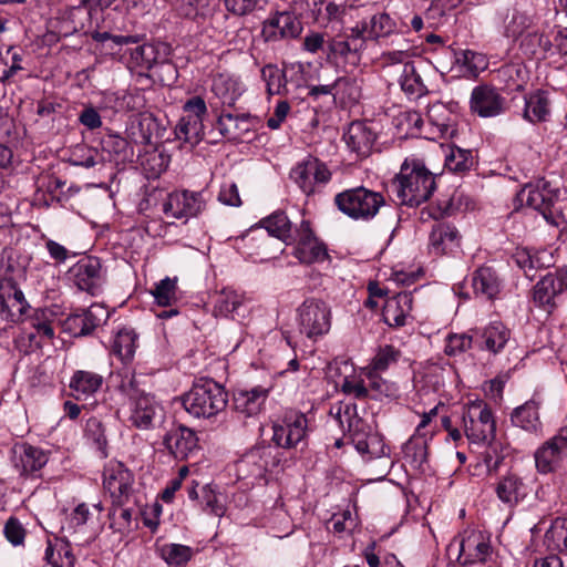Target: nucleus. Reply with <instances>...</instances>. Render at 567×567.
<instances>
[{
    "mask_svg": "<svg viewBox=\"0 0 567 567\" xmlns=\"http://www.w3.org/2000/svg\"><path fill=\"white\" fill-rule=\"evenodd\" d=\"M338 424L347 431L357 452L370 461L389 454L383 436L373 432L371 426L357 414V405L340 402L331 409Z\"/></svg>",
    "mask_w": 567,
    "mask_h": 567,
    "instance_id": "nucleus-1",
    "label": "nucleus"
},
{
    "mask_svg": "<svg viewBox=\"0 0 567 567\" xmlns=\"http://www.w3.org/2000/svg\"><path fill=\"white\" fill-rule=\"evenodd\" d=\"M434 189V175L416 159H405L400 173L391 182V190L399 203L408 206H419L426 202Z\"/></svg>",
    "mask_w": 567,
    "mask_h": 567,
    "instance_id": "nucleus-2",
    "label": "nucleus"
},
{
    "mask_svg": "<svg viewBox=\"0 0 567 567\" xmlns=\"http://www.w3.org/2000/svg\"><path fill=\"white\" fill-rule=\"evenodd\" d=\"M227 403L226 390L213 379L196 381L190 390L182 396L185 411L196 419H210L223 412Z\"/></svg>",
    "mask_w": 567,
    "mask_h": 567,
    "instance_id": "nucleus-3",
    "label": "nucleus"
},
{
    "mask_svg": "<svg viewBox=\"0 0 567 567\" xmlns=\"http://www.w3.org/2000/svg\"><path fill=\"white\" fill-rule=\"evenodd\" d=\"M118 389L128 400V421L131 424L141 430L153 427L155 421L162 416L163 412L162 405L155 398L140 389L133 375L122 380Z\"/></svg>",
    "mask_w": 567,
    "mask_h": 567,
    "instance_id": "nucleus-4",
    "label": "nucleus"
},
{
    "mask_svg": "<svg viewBox=\"0 0 567 567\" xmlns=\"http://www.w3.org/2000/svg\"><path fill=\"white\" fill-rule=\"evenodd\" d=\"M462 427L470 444L489 445L495 439L496 421L488 404L483 400L466 403L462 413Z\"/></svg>",
    "mask_w": 567,
    "mask_h": 567,
    "instance_id": "nucleus-5",
    "label": "nucleus"
},
{
    "mask_svg": "<svg viewBox=\"0 0 567 567\" xmlns=\"http://www.w3.org/2000/svg\"><path fill=\"white\" fill-rule=\"evenodd\" d=\"M295 320L299 333L316 342L331 329V308L322 299L307 298L297 307Z\"/></svg>",
    "mask_w": 567,
    "mask_h": 567,
    "instance_id": "nucleus-6",
    "label": "nucleus"
},
{
    "mask_svg": "<svg viewBox=\"0 0 567 567\" xmlns=\"http://www.w3.org/2000/svg\"><path fill=\"white\" fill-rule=\"evenodd\" d=\"M334 203L350 218L369 220L378 214L384 198L380 193L357 187L338 194Z\"/></svg>",
    "mask_w": 567,
    "mask_h": 567,
    "instance_id": "nucleus-7",
    "label": "nucleus"
},
{
    "mask_svg": "<svg viewBox=\"0 0 567 567\" xmlns=\"http://www.w3.org/2000/svg\"><path fill=\"white\" fill-rule=\"evenodd\" d=\"M567 290V266L547 272L532 290V301L535 307L550 315L560 305V298Z\"/></svg>",
    "mask_w": 567,
    "mask_h": 567,
    "instance_id": "nucleus-8",
    "label": "nucleus"
},
{
    "mask_svg": "<svg viewBox=\"0 0 567 567\" xmlns=\"http://www.w3.org/2000/svg\"><path fill=\"white\" fill-rule=\"evenodd\" d=\"M522 193L526 194V204L539 212L549 225L560 226L564 221L563 216L555 209V202L558 198L559 190L553 187L550 182L539 178L534 183H528Z\"/></svg>",
    "mask_w": 567,
    "mask_h": 567,
    "instance_id": "nucleus-9",
    "label": "nucleus"
},
{
    "mask_svg": "<svg viewBox=\"0 0 567 567\" xmlns=\"http://www.w3.org/2000/svg\"><path fill=\"white\" fill-rule=\"evenodd\" d=\"M290 177L302 193L309 196L320 192L321 187L331 179V172L324 163L310 156L292 168Z\"/></svg>",
    "mask_w": 567,
    "mask_h": 567,
    "instance_id": "nucleus-10",
    "label": "nucleus"
},
{
    "mask_svg": "<svg viewBox=\"0 0 567 567\" xmlns=\"http://www.w3.org/2000/svg\"><path fill=\"white\" fill-rule=\"evenodd\" d=\"M205 205L202 192L175 190L167 194L162 203V210L166 217L188 219L199 215Z\"/></svg>",
    "mask_w": 567,
    "mask_h": 567,
    "instance_id": "nucleus-11",
    "label": "nucleus"
},
{
    "mask_svg": "<svg viewBox=\"0 0 567 567\" xmlns=\"http://www.w3.org/2000/svg\"><path fill=\"white\" fill-rule=\"evenodd\" d=\"M306 414L299 411H289L285 414L281 424L274 425L272 441L280 447L292 449L305 442L309 426Z\"/></svg>",
    "mask_w": 567,
    "mask_h": 567,
    "instance_id": "nucleus-12",
    "label": "nucleus"
},
{
    "mask_svg": "<svg viewBox=\"0 0 567 567\" xmlns=\"http://www.w3.org/2000/svg\"><path fill=\"white\" fill-rule=\"evenodd\" d=\"M275 465L270 447H255L245 453L236 463L239 480H250L251 483L265 480L269 466Z\"/></svg>",
    "mask_w": 567,
    "mask_h": 567,
    "instance_id": "nucleus-13",
    "label": "nucleus"
},
{
    "mask_svg": "<svg viewBox=\"0 0 567 567\" xmlns=\"http://www.w3.org/2000/svg\"><path fill=\"white\" fill-rule=\"evenodd\" d=\"M28 302L21 289L18 288L12 276L0 278V312L11 322H17L24 315Z\"/></svg>",
    "mask_w": 567,
    "mask_h": 567,
    "instance_id": "nucleus-14",
    "label": "nucleus"
},
{
    "mask_svg": "<svg viewBox=\"0 0 567 567\" xmlns=\"http://www.w3.org/2000/svg\"><path fill=\"white\" fill-rule=\"evenodd\" d=\"M11 461L22 476H35L49 461L42 449L27 442L16 443L11 449Z\"/></svg>",
    "mask_w": 567,
    "mask_h": 567,
    "instance_id": "nucleus-15",
    "label": "nucleus"
},
{
    "mask_svg": "<svg viewBox=\"0 0 567 567\" xmlns=\"http://www.w3.org/2000/svg\"><path fill=\"white\" fill-rule=\"evenodd\" d=\"M184 111L187 113L186 116L182 117L178 122L175 134L176 138L182 142H189L195 138L199 142L202 131V118L207 113V106L200 96H194L184 104Z\"/></svg>",
    "mask_w": 567,
    "mask_h": 567,
    "instance_id": "nucleus-16",
    "label": "nucleus"
},
{
    "mask_svg": "<svg viewBox=\"0 0 567 567\" xmlns=\"http://www.w3.org/2000/svg\"><path fill=\"white\" fill-rule=\"evenodd\" d=\"M133 474L122 463H111L103 474V486L113 498V503H125L132 492Z\"/></svg>",
    "mask_w": 567,
    "mask_h": 567,
    "instance_id": "nucleus-17",
    "label": "nucleus"
},
{
    "mask_svg": "<svg viewBox=\"0 0 567 567\" xmlns=\"http://www.w3.org/2000/svg\"><path fill=\"white\" fill-rule=\"evenodd\" d=\"M302 24L297 17L288 11L277 12L262 25V37L268 42H276L282 39H295L300 35Z\"/></svg>",
    "mask_w": 567,
    "mask_h": 567,
    "instance_id": "nucleus-18",
    "label": "nucleus"
},
{
    "mask_svg": "<svg viewBox=\"0 0 567 567\" xmlns=\"http://www.w3.org/2000/svg\"><path fill=\"white\" fill-rule=\"evenodd\" d=\"M101 268L99 258L87 256L74 264L69 275L80 290L94 295L102 284Z\"/></svg>",
    "mask_w": 567,
    "mask_h": 567,
    "instance_id": "nucleus-19",
    "label": "nucleus"
},
{
    "mask_svg": "<svg viewBox=\"0 0 567 567\" xmlns=\"http://www.w3.org/2000/svg\"><path fill=\"white\" fill-rule=\"evenodd\" d=\"M473 113L481 117H493L505 111V99L488 85H481L473 89L470 101Z\"/></svg>",
    "mask_w": 567,
    "mask_h": 567,
    "instance_id": "nucleus-20",
    "label": "nucleus"
},
{
    "mask_svg": "<svg viewBox=\"0 0 567 567\" xmlns=\"http://www.w3.org/2000/svg\"><path fill=\"white\" fill-rule=\"evenodd\" d=\"M163 445L176 460H185L198 447V439L193 430L178 425L166 432Z\"/></svg>",
    "mask_w": 567,
    "mask_h": 567,
    "instance_id": "nucleus-21",
    "label": "nucleus"
},
{
    "mask_svg": "<svg viewBox=\"0 0 567 567\" xmlns=\"http://www.w3.org/2000/svg\"><path fill=\"white\" fill-rule=\"evenodd\" d=\"M137 162L147 178H157L168 167L171 156L163 144H136Z\"/></svg>",
    "mask_w": 567,
    "mask_h": 567,
    "instance_id": "nucleus-22",
    "label": "nucleus"
},
{
    "mask_svg": "<svg viewBox=\"0 0 567 567\" xmlns=\"http://www.w3.org/2000/svg\"><path fill=\"white\" fill-rule=\"evenodd\" d=\"M254 122L249 115L223 113L218 118V130L228 142H244L245 135H251L246 142L254 140Z\"/></svg>",
    "mask_w": 567,
    "mask_h": 567,
    "instance_id": "nucleus-23",
    "label": "nucleus"
},
{
    "mask_svg": "<svg viewBox=\"0 0 567 567\" xmlns=\"http://www.w3.org/2000/svg\"><path fill=\"white\" fill-rule=\"evenodd\" d=\"M457 560L462 565L483 563L491 554V545L480 532H471L460 542Z\"/></svg>",
    "mask_w": 567,
    "mask_h": 567,
    "instance_id": "nucleus-24",
    "label": "nucleus"
},
{
    "mask_svg": "<svg viewBox=\"0 0 567 567\" xmlns=\"http://www.w3.org/2000/svg\"><path fill=\"white\" fill-rule=\"evenodd\" d=\"M106 319V310L100 305H92L81 312L68 317L65 324L74 336H86Z\"/></svg>",
    "mask_w": 567,
    "mask_h": 567,
    "instance_id": "nucleus-25",
    "label": "nucleus"
},
{
    "mask_svg": "<svg viewBox=\"0 0 567 567\" xmlns=\"http://www.w3.org/2000/svg\"><path fill=\"white\" fill-rule=\"evenodd\" d=\"M413 298L410 292H400L385 300L382 310L383 321L393 328L406 324L412 310Z\"/></svg>",
    "mask_w": 567,
    "mask_h": 567,
    "instance_id": "nucleus-26",
    "label": "nucleus"
},
{
    "mask_svg": "<svg viewBox=\"0 0 567 567\" xmlns=\"http://www.w3.org/2000/svg\"><path fill=\"white\" fill-rule=\"evenodd\" d=\"M198 486L199 484L196 481H192L186 488L188 498L195 502L202 511L221 517L225 514V507L220 503L216 489L210 484L203 485L200 489H198Z\"/></svg>",
    "mask_w": 567,
    "mask_h": 567,
    "instance_id": "nucleus-27",
    "label": "nucleus"
},
{
    "mask_svg": "<svg viewBox=\"0 0 567 567\" xmlns=\"http://www.w3.org/2000/svg\"><path fill=\"white\" fill-rule=\"evenodd\" d=\"M567 451V437L558 434L547 441L535 453L536 467L540 473L551 472Z\"/></svg>",
    "mask_w": 567,
    "mask_h": 567,
    "instance_id": "nucleus-28",
    "label": "nucleus"
},
{
    "mask_svg": "<svg viewBox=\"0 0 567 567\" xmlns=\"http://www.w3.org/2000/svg\"><path fill=\"white\" fill-rule=\"evenodd\" d=\"M478 347L493 354L501 353L512 340V331L501 321H493L478 333Z\"/></svg>",
    "mask_w": 567,
    "mask_h": 567,
    "instance_id": "nucleus-29",
    "label": "nucleus"
},
{
    "mask_svg": "<svg viewBox=\"0 0 567 567\" xmlns=\"http://www.w3.org/2000/svg\"><path fill=\"white\" fill-rule=\"evenodd\" d=\"M472 287L476 297L493 300L502 289V279L492 267L483 266L472 275Z\"/></svg>",
    "mask_w": 567,
    "mask_h": 567,
    "instance_id": "nucleus-30",
    "label": "nucleus"
},
{
    "mask_svg": "<svg viewBox=\"0 0 567 567\" xmlns=\"http://www.w3.org/2000/svg\"><path fill=\"white\" fill-rule=\"evenodd\" d=\"M268 396V389L255 386L251 390H240L234 395V409L244 417L259 414Z\"/></svg>",
    "mask_w": 567,
    "mask_h": 567,
    "instance_id": "nucleus-31",
    "label": "nucleus"
},
{
    "mask_svg": "<svg viewBox=\"0 0 567 567\" xmlns=\"http://www.w3.org/2000/svg\"><path fill=\"white\" fill-rule=\"evenodd\" d=\"M542 400L537 395H533L530 400L523 405L517 406L511 414L512 424L530 433H540L542 422L538 410Z\"/></svg>",
    "mask_w": 567,
    "mask_h": 567,
    "instance_id": "nucleus-32",
    "label": "nucleus"
},
{
    "mask_svg": "<svg viewBox=\"0 0 567 567\" xmlns=\"http://www.w3.org/2000/svg\"><path fill=\"white\" fill-rule=\"evenodd\" d=\"M460 246L457 229L450 225L439 223L433 226L430 234L429 248L436 256L454 251Z\"/></svg>",
    "mask_w": 567,
    "mask_h": 567,
    "instance_id": "nucleus-33",
    "label": "nucleus"
},
{
    "mask_svg": "<svg viewBox=\"0 0 567 567\" xmlns=\"http://www.w3.org/2000/svg\"><path fill=\"white\" fill-rule=\"evenodd\" d=\"M497 498L512 508L522 502L527 495L523 480L514 473H508L499 478L495 485Z\"/></svg>",
    "mask_w": 567,
    "mask_h": 567,
    "instance_id": "nucleus-34",
    "label": "nucleus"
},
{
    "mask_svg": "<svg viewBox=\"0 0 567 567\" xmlns=\"http://www.w3.org/2000/svg\"><path fill=\"white\" fill-rule=\"evenodd\" d=\"M105 118H112L117 113L135 109V97L126 91H103L95 104Z\"/></svg>",
    "mask_w": 567,
    "mask_h": 567,
    "instance_id": "nucleus-35",
    "label": "nucleus"
},
{
    "mask_svg": "<svg viewBox=\"0 0 567 567\" xmlns=\"http://www.w3.org/2000/svg\"><path fill=\"white\" fill-rule=\"evenodd\" d=\"M212 91L223 104L234 106L245 91L239 79L228 74H217L213 80Z\"/></svg>",
    "mask_w": 567,
    "mask_h": 567,
    "instance_id": "nucleus-36",
    "label": "nucleus"
},
{
    "mask_svg": "<svg viewBox=\"0 0 567 567\" xmlns=\"http://www.w3.org/2000/svg\"><path fill=\"white\" fill-rule=\"evenodd\" d=\"M245 302L244 295L231 288H224L216 293L213 313L215 317L235 318Z\"/></svg>",
    "mask_w": 567,
    "mask_h": 567,
    "instance_id": "nucleus-37",
    "label": "nucleus"
},
{
    "mask_svg": "<svg viewBox=\"0 0 567 567\" xmlns=\"http://www.w3.org/2000/svg\"><path fill=\"white\" fill-rule=\"evenodd\" d=\"M103 384V377L99 373L78 370L70 380V389L75 399H86L99 391Z\"/></svg>",
    "mask_w": 567,
    "mask_h": 567,
    "instance_id": "nucleus-38",
    "label": "nucleus"
},
{
    "mask_svg": "<svg viewBox=\"0 0 567 567\" xmlns=\"http://www.w3.org/2000/svg\"><path fill=\"white\" fill-rule=\"evenodd\" d=\"M44 559L52 567H74L75 565L71 544L63 538H56L54 542L48 540Z\"/></svg>",
    "mask_w": 567,
    "mask_h": 567,
    "instance_id": "nucleus-39",
    "label": "nucleus"
},
{
    "mask_svg": "<svg viewBox=\"0 0 567 567\" xmlns=\"http://www.w3.org/2000/svg\"><path fill=\"white\" fill-rule=\"evenodd\" d=\"M59 19L60 33L68 37L82 31L85 27V21L92 19V17L87 16L86 8L80 2L78 6H71L62 10Z\"/></svg>",
    "mask_w": 567,
    "mask_h": 567,
    "instance_id": "nucleus-40",
    "label": "nucleus"
},
{
    "mask_svg": "<svg viewBox=\"0 0 567 567\" xmlns=\"http://www.w3.org/2000/svg\"><path fill=\"white\" fill-rule=\"evenodd\" d=\"M156 551L168 567H184L195 555L193 547L176 543L157 546Z\"/></svg>",
    "mask_w": 567,
    "mask_h": 567,
    "instance_id": "nucleus-41",
    "label": "nucleus"
},
{
    "mask_svg": "<svg viewBox=\"0 0 567 567\" xmlns=\"http://www.w3.org/2000/svg\"><path fill=\"white\" fill-rule=\"evenodd\" d=\"M550 115V102L544 91H537L526 97L524 116L532 123L545 122Z\"/></svg>",
    "mask_w": 567,
    "mask_h": 567,
    "instance_id": "nucleus-42",
    "label": "nucleus"
},
{
    "mask_svg": "<svg viewBox=\"0 0 567 567\" xmlns=\"http://www.w3.org/2000/svg\"><path fill=\"white\" fill-rule=\"evenodd\" d=\"M429 439L419 434H413L403 445L402 453L406 464L412 468H421L427 460Z\"/></svg>",
    "mask_w": 567,
    "mask_h": 567,
    "instance_id": "nucleus-43",
    "label": "nucleus"
},
{
    "mask_svg": "<svg viewBox=\"0 0 567 567\" xmlns=\"http://www.w3.org/2000/svg\"><path fill=\"white\" fill-rule=\"evenodd\" d=\"M445 167L454 173L470 171L475 164V156L471 150L462 148L456 144H446Z\"/></svg>",
    "mask_w": 567,
    "mask_h": 567,
    "instance_id": "nucleus-44",
    "label": "nucleus"
},
{
    "mask_svg": "<svg viewBox=\"0 0 567 567\" xmlns=\"http://www.w3.org/2000/svg\"><path fill=\"white\" fill-rule=\"evenodd\" d=\"M544 544L551 551H567V518H555L544 536Z\"/></svg>",
    "mask_w": 567,
    "mask_h": 567,
    "instance_id": "nucleus-45",
    "label": "nucleus"
},
{
    "mask_svg": "<svg viewBox=\"0 0 567 567\" xmlns=\"http://www.w3.org/2000/svg\"><path fill=\"white\" fill-rule=\"evenodd\" d=\"M136 339L137 334L133 329H120L114 337L112 352L123 362L132 360L136 349Z\"/></svg>",
    "mask_w": 567,
    "mask_h": 567,
    "instance_id": "nucleus-46",
    "label": "nucleus"
},
{
    "mask_svg": "<svg viewBox=\"0 0 567 567\" xmlns=\"http://www.w3.org/2000/svg\"><path fill=\"white\" fill-rule=\"evenodd\" d=\"M261 225L269 236L276 237L285 243L292 240L291 223L285 213H274L262 219Z\"/></svg>",
    "mask_w": 567,
    "mask_h": 567,
    "instance_id": "nucleus-47",
    "label": "nucleus"
},
{
    "mask_svg": "<svg viewBox=\"0 0 567 567\" xmlns=\"http://www.w3.org/2000/svg\"><path fill=\"white\" fill-rule=\"evenodd\" d=\"M103 154L89 144H72L69 150V161L76 166L92 167L104 161Z\"/></svg>",
    "mask_w": 567,
    "mask_h": 567,
    "instance_id": "nucleus-48",
    "label": "nucleus"
},
{
    "mask_svg": "<svg viewBox=\"0 0 567 567\" xmlns=\"http://www.w3.org/2000/svg\"><path fill=\"white\" fill-rule=\"evenodd\" d=\"M295 256L303 264L321 262L328 257L327 247L317 237L297 244Z\"/></svg>",
    "mask_w": 567,
    "mask_h": 567,
    "instance_id": "nucleus-49",
    "label": "nucleus"
},
{
    "mask_svg": "<svg viewBox=\"0 0 567 567\" xmlns=\"http://www.w3.org/2000/svg\"><path fill=\"white\" fill-rule=\"evenodd\" d=\"M261 78L266 82L267 93L269 95H285L287 89L286 72L277 65L267 64L261 69Z\"/></svg>",
    "mask_w": 567,
    "mask_h": 567,
    "instance_id": "nucleus-50",
    "label": "nucleus"
},
{
    "mask_svg": "<svg viewBox=\"0 0 567 567\" xmlns=\"http://www.w3.org/2000/svg\"><path fill=\"white\" fill-rule=\"evenodd\" d=\"M401 357V351L392 344L380 346L368 368L375 372H384L395 364Z\"/></svg>",
    "mask_w": 567,
    "mask_h": 567,
    "instance_id": "nucleus-51",
    "label": "nucleus"
},
{
    "mask_svg": "<svg viewBox=\"0 0 567 567\" xmlns=\"http://www.w3.org/2000/svg\"><path fill=\"white\" fill-rule=\"evenodd\" d=\"M520 48L532 56L540 54L542 58H546L553 49V42L543 33L529 32L522 40Z\"/></svg>",
    "mask_w": 567,
    "mask_h": 567,
    "instance_id": "nucleus-52",
    "label": "nucleus"
},
{
    "mask_svg": "<svg viewBox=\"0 0 567 567\" xmlns=\"http://www.w3.org/2000/svg\"><path fill=\"white\" fill-rule=\"evenodd\" d=\"M125 503H114L113 508L109 513L110 527L114 530L124 534L132 529L134 511L124 507Z\"/></svg>",
    "mask_w": 567,
    "mask_h": 567,
    "instance_id": "nucleus-53",
    "label": "nucleus"
},
{
    "mask_svg": "<svg viewBox=\"0 0 567 567\" xmlns=\"http://www.w3.org/2000/svg\"><path fill=\"white\" fill-rule=\"evenodd\" d=\"M401 89L411 96H421L426 87L416 73L414 65L405 63L403 66L402 74L400 76Z\"/></svg>",
    "mask_w": 567,
    "mask_h": 567,
    "instance_id": "nucleus-54",
    "label": "nucleus"
},
{
    "mask_svg": "<svg viewBox=\"0 0 567 567\" xmlns=\"http://www.w3.org/2000/svg\"><path fill=\"white\" fill-rule=\"evenodd\" d=\"M177 279L166 277L157 282L152 290L155 302L161 307H169L176 300Z\"/></svg>",
    "mask_w": 567,
    "mask_h": 567,
    "instance_id": "nucleus-55",
    "label": "nucleus"
},
{
    "mask_svg": "<svg viewBox=\"0 0 567 567\" xmlns=\"http://www.w3.org/2000/svg\"><path fill=\"white\" fill-rule=\"evenodd\" d=\"M85 436L91 441L103 456H106L107 440L102 422L96 417L86 421Z\"/></svg>",
    "mask_w": 567,
    "mask_h": 567,
    "instance_id": "nucleus-56",
    "label": "nucleus"
},
{
    "mask_svg": "<svg viewBox=\"0 0 567 567\" xmlns=\"http://www.w3.org/2000/svg\"><path fill=\"white\" fill-rule=\"evenodd\" d=\"M442 110H444V106L442 104H434L429 109L427 112L430 121L437 131V135H434L429 138L432 142L435 141L436 138L453 140L458 137L457 128L453 124L439 122L435 118L436 113Z\"/></svg>",
    "mask_w": 567,
    "mask_h": 567,
    "instance_id": "nucleus-57",
    "label": "nucleus"
},
{
    "mask_svg": "<svg viewBox=\"0 0 567 567\" xmlns=\"http://www.w3.org/2000/svg\"><path fill=\"white\" fill-rule=\"evenodd\" d=\"M532 24V19L524 12L514 10L505 20V34L508 38H518Z\"/></svg>",
    "mask_w": 567,
    "mask_h": 567,
    "instance_id": "nucleus-58",
    "label": "nucleus"
},
{
    "mask_svg": "<svg viewBox=\"0 0 567 567\" xmlns=\"http://www.w3.org/2000/svg\"><path fill=\"white\" fill-rule=\"evenodd\" d=\"M103 114L95 104L84 103L82 110L78 115V121L81 125L90 131L97 130L102 126Z\"/></svg>",
    "mask_w": 567,
    "mask_h": 567,
    "instance_id": "nucleus-59",
    "label": "nucleus"
},
{
    "mask_svg": "<svg viewBox=\"0 0 567 567\" xmlns=\"http://www.w3.org/2000/svg\"><path fill=\"white\" fill-rule=\"evenodd\" d=\"M344 138L347 142H374L377 135L368 123L355 121L349 125Z\"/></svg>",
    "mask_w": 567,
    "mask_h": 567,
    "instance_id": "nucleus-60",
    "label": "nucleus"
},
{
    "mask_svg": "<svg viewBox=\"0 0 567 567\" xmlns=\"http://www.w3.org/2000/svg\"><path fill=\"white\" fill-rule=\"evenodd\" d=\"M228 12L237 17H244L256 10L262 9V0H224Z\"/></svg>",
    "mask_w": 567,
    "mask_h": 567,
    "instance_id": "nucleus-61",
    "label": "nucleus"
},
{
    "mask_svg": "<svg viewBox=\"0 0 567 567\" xmlns=\"http://www.w3.org/2000/svg\"><path fill=\"white\" fill-rule=\"evenodd\" d=\"M396 29L395 21L385 12L374 14L371 18V34L375 38L385 37Z\"/></svg>",
    "mask_w": 567,
    "mask_h": 567,
    "instance_id": "nucleus-62",
    "label": "nucleus"
},
{
    "mask_svg": "<svg viewBox=\"0 0 567 567\" xmlns=\"http://www.w3.org/2000/svg\"><path fill=\"white\" fill-rule=\"evenodd\" d=\"M473 339L467 334H449L444 352L450 357L458 355L472 347Z\"/></svg>",
    "mask_w": 567,
    "mask_h": 567,
    "instance_id": "nucleus-63",
    "label": "nucleus"
},
{
    "mask_svg": "<svg viewBox=\"0 0 567 567\" xmlns=\"http://www.w3.org/2000/svg\"><path fill=\"white\" fill-rule=\"evenodd\" d=\"M3 534L8 542H10L13 546H19L23 544L25 538V529L20 520L11 516L4 524Z\"/></svg>",
    "mask_w": 567,
    "mask_h": 567,
    "instance_id": "nucleus-64",
    "label": "nucleus"
}]
</instances>
